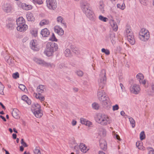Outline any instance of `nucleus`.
I'll return each mask as SVG.
<instances>
[{
	"mask_svg": "<svg viewBox=\"0 0 154 154\" xmlns=\"http://www.w3.org/2000/svg\"><path fill=\"white\" fill-rule=\"evenodd\" d=\"M7 62L9 64H12L14 62V59H12V57H11Z\"/></svg>",
	"mask_w": 154,
	"mask_h": 154,
	"instance_id": "51",
	"label": "nucleus"
},
{
	"mask_svg": "<svg viewBox=\"0 0 154 154\" xmlns=\"http://www.w3.org/2000/svg\"><path fill=\"white\" fill-rule=\"evenodd\" d=\"M125 34L127 36L130 43L132 45H134L135 43L134 36L130 26H128L126 27Z\"/></svg>",
	"mask_w": 154,
	"mask_h": 154,
	"instance_id": "5",
	"label": "nucleus"
},
{
	"mask_svg": "<svg viewBox=\"0 0 154 154\" xmlns=\"http://www.w3.org/2000/svg\"><path fill=\"white\" fill-rule=\"evenodd\" d=\"M33 106L35 107V111L34 112L35 116L37 118H40L43 115V114L41 112V110L40 109V106L38 103H34Z\"/></svg>",
	"mask_w": 154,
	"mask_h": 154,
	"instance_id": "8",
	"label": "nucleus"
},
{
	"mask_svg": "<svg viewBox=\"0 0 154 154\" xmlns=\"http://www.w3.org/2000/svg\"><path fill=\"white\" fill-rule=\"evenodd\" d=\"M104 107L106 109H109L110 107L111 102L109 97L107 96L100 100Z\"/></svg>",
	"mask_w": 154,
	"mask_h": 154,
	"instance_id": "7",
	"label": "nucleus"
},
{
	"mask_svg": "<svg viewBox=\"0 0 154 154\" xmlns=\"http://www.w3.org/2000/svg\"><path fill=\"white\" fill-rule=\"evenodd\" d=\"M49 23V22L48 20H43L40 22L39 25L41 26H43L44 25L48 24Z\"/></svg>",
	"mask_w": 154,
	"mask_h": 154,
	"instance_id": "29",
	"label": "nucleus"
},
{
	"mask_svg": "<svg viewBox=\"0 0 154 154\" xmlns=\"http://www.w3.org/2000/svg\"><path fill=\"white\" fill-rule=\"evenodd\" d=\"M59 67L60 69H62L63 68H65L66 66H65V65L64 63H61L60 64L59 66Z\"/></svg>",
	"mask_w": 154,
	"mask_h": 154,
	"instance_id": "54",
	"label": "nucleus"
},
{
	"mask_svg": "<svg viewBox=\"0 0 154 154\" xmlns=\"http://www.w3.org/2000/svg\"><path fill=\"white\" fill-rule=\"evenodd\" d=\"M17 25H20L25 23V21L24 19L22 17H20L16 20Z\"/></svg>",
	"mask_w": 154,
	"mask_h": 154,
	"instance_id": "21",
	"label": "nucleus"
},
{
	"mask_svg": "<svg viewBox=\"0 0 154 154\" xmlns=\"http://www.w3.org/2000/svg\"><path fill=\"white\" fill-rule=\"evenodd\" d=\"M80 6L83 12L90 20L94 21L95 16L90 4L86 1H82L80 3Z\"/></svg>",
	"mask_w": 154,
	"mask_h": 154,
	"instance_id": "2",
	"label": "nucleus"
},
{
	"mask_svg": "<svg viewBox=\"0 0 154 154\" xmlns=\"http://www.w3.org/2000/svg\"><path fill=\"white\" fill-rule=\"evenodd\" d=\"M38 148H39L38 146H36L34 151L35 154H41L40 151Z\"/></svg>",
	"mask_w": 154,
	"mask_h": 154,
	"instance_id": "37",
	"label": "nucleus"
},
{
	"mask_svg": "<svg viewBox=\"0 0 154 154\" xmlns=\"http://www.w3.org/2000/svg\"><path fill=\"white\" fill-rule=\"evenodd\" d=\"M83 75V72L81 70L78 71V76L79 77H82Z\"/></svg>",
	"mask_w": 154,
	"mask_h": 154,
	"instance_id": "52",
	"label": "nucleus"
},
{
	"mask_svg": "<svg viewBox=\"0 0 154 154\" xmlns=\"http://www.w3.org/2000/svg\"><path fill=\"white\" fill-rule=\"evenodd\" d=\"M33 2L35 4H37L38 5H41L43 3L42 0H33Z\"/></svg>",
	"mask_w": 154,
	"mask_h": 154,
	"instance_id": "38",
	"label": "nucleus"
},
{
	"mask_svg": "<svg viewBox=\"0 0 154 154\" xmlns=\"http://www.w3.org/2000/svg\"><path fill=\"white\" fill-rule=\"evenodd\" d=\"M129 121L131 124V125L132 127V128H134L135 126V122L134 120L133 119V118L131 117H129L128 118Z\"/></svg>",
	"mask_w": 154,
	"mask_h": 154,
	"instance_id": "26",
	"label": "nucleus"
},
{
	"mask_svg": "<svg viewBox=\"0 0 154 154\" xmlns=\"http://www.w3.org/2000/svg\"><path fill=\"white\" fill-rule=\"evenodd\" d=\"M19 88L23 91L25 90V89L26 88V87L23 84H20L19 85Z\"/></svg>",
	"mask_w": 154,
	"mask_h": 154,
	"instance_id": "45",
	"label": "nucleus"
},
{
	"mask_svg": "<svg viewBox=\"0 0 154 154\" xmlns=\"http://www.w3.org/2000/svg\"><path fill=\"white\" fill-rule=\"evenodd\" d=\"M13 24L11 23H9L7 25V27L10 30L13 28Z\"/></svg>",
	"mask_w": 154,
	"mask_h": 154,
	"instance_id": "44",
	"label": "nucleus"
},
{
	"mask_svg": "<svg viewBox=\"0 0 154 154\" xmlns=\"http://www.w3.org/2000/svg\"><path fill=\"white\" fill-rule=\"evenodd\" d=\"M99 142L100 148L103 150H105L107 148V144L105 140L103 139H100Z\"/></svg>",
	"mask_w": 154,
	"mask_h": 154,
	"instance_id": "14",
	"label": "nucleus"
},
{
	"mask_svg": "<svg viewBox=\"0 0 154 154\" xmlns=\"http://www.w3.org/2000/svg\"><path fill=\"white\" fill-rule=\"evenodd\" d=\"M44 65L46 66L50 67H52L53 66H54V65L53 63H47L45 62Z\"/></svg>",
	"mask_w": 154,
	"mask_h": 154,
	"instance_id": "41",
	"label": "nucleus"
},
{
	"mask_svg": "<svg viewBox=\"0 0 154 154\" xmlns=\"http://www.w3.org/2000/svg\"><path fill=\"white\" fill-rule=\"evenodd\" d=\"M71 49L72 51L75 54H76L77 51V48L75 46L72 45L71 46Z\"/></svg>",
	"mask_w": 154,
	"mask_h": 154,
	"instance_id": "33",
	"label": "nucleus"
},
{
	"mask_svg": "<svg viewBox=\"0 0 154 154\" xmlns=\"http://www.w3.org/2000/svg\"><path fill=\"white\" fill-rule=\"evenodd\" d=\"M22 7L23 9L26 10H29L31 9L32 8L31 5H27L25 3L22 4Z\"/></svg>",
	"mask_w": 154,
	"mask_h": 154,
	"instance_id": "22",
	"label": "nucleus"
},
{
	"mask_svg": "<svg viewBox=\"0 0 154 154\" xmlns=\"http://www.w3.org/2000/svg\"><path fill=\"white\" fill-rule=\"evenodd\" d=\"M54 31L59 35H62L64 33L63 30L59 26H55L54 28Z\"/></svg>",
	"mask_w": 154,
	"mask_h": 154,
	"instance_id": "17",
	"label": "nucleus"
},
{
	"mask_svg": "<svg viewBox=\"0 0 154 154\" xmlns=\"http://www.w3.org/2000/svg\"><path fill=\"white\" fill-rule=\"evenodd\" d=\"M79 147L81 151L83 152H86L88 150V149H87V147L85 144L83 143L80 144Z\"/></svg>",
	"mask_w": 154,
	"mask_h": 154,
	"instance_id": "16",
	"label": "nucleus"
},
{
	"mask_svg": "<svg viewBox=\"0 0 154 154\" xmlns=\"http://www.w3.org/2000/svg\"><path fill=\"white\" fill-rule=\"evenodd\" d=\"M34 60L36 63H37L40 65H44L45 61L39 59L38 58H34L33 59Z\"/></svg>",
	"mask_w": 154,
	"mask_h": 154,
	"instance_id": "23",
	"label": "nucleus"
},
{
	"mask_svg": "<svg viewBox=\"0 0 154 154\" xmlns=\"http://www.w3.org/2000/svg\"><path fill=\"white\" fill-rule=\"evenodd\" d=\"M10 57H11L9 55H7L6 56L5 58V61L7 62L8 59L10 58Z\"/></svg>",
	"mask_w": 154,
	"mask_h": 154,
	"instance_id": "59",
	"label": "nucleus"
},
{
	"mask_svg": "<svg viewBox=\"0 0 154 154\" xmlns=\"http://www.w3.org/2000/svg\"><path fill=\"white\" fill-rule=\"evenodd\" d=\"M101 51L102 52L104 53L106 55H109L110 54V51L107 49L103 48L101 49Z\"/></svg>",
	"mask_w": 154,
	"mask_h": 154,
	"instance_id": "36",
	"label": "nucleus"
},
{
	"mask_svg": "<svg viewBox=\"0 0 154 154\" xmlns=\"http://www.w3.org/2000/svg\"><path fill=\"white\" fill-rule=\"evenodd\" d=\"M65 56L66 57H69L71 56L70 50L69 49H66L64 51Z\"/></svg>",
	"mask_w": 154,
	"mask_h": 154,
	"instance_id": "30",
	"label": "nucleus"
},
{
	"mask_svg": "<svg viewBox=\"0 0 154 154\" xmlns=\"http://www.w3.org/2000/svg\"><path fill=\"white\" fill-rule=\"evenodd\" d=\"M117 6L118 8H119L122 10H124L125 7V5L124 3L122 4V5L120 4H117Z\"/></svg>",
	"mask_w": 154,
	"mask_h": 154,
	"instance_id": "34",
	"label": "nucleus"
},
{
	"mask_svg": "<svg viewBox=\"0 0 154 154\" xmlns=\"http://www.w3.org/2000/svg\"><path fill=\"white\" fill-rule=\"evenodd\" d=\"M41 101H44L45 100V97L43 96H42L41 94L39 96V98H38Z\"/></svg>",
	"mask_w": 154,
	"mask_h": 154,
	"instance_id": "58",
	"label": "nucleus"
},
{
	"mask_svg": "<svg viewBox=\"0 0 154 154\" xmlns=\"http://www.w3.org/2000/svg\"><path fill=\"white\" fill-rule=\"evenodd\" d=\"M104 4L103 3V2H100L99 3V8L102 13L104 12Z\"/></svg>",
	"mask_w": 154,
	"mask_h": 154,
	"instance_id": "28",
	"label": "nucleus"
},
{
	"mask_svg": "<svg viewBox=\"0 0 154 154\" xmlns=\"http://www.w3.org/2000/svg\"><path fill=\"white\" fill-rule=\"evenodd\" d=\"M37 88L41 90L42 92L45 91V87L42 85H40L38 86L37 87Z\"/></svg>",
	"mask_w": 154,
	"mask_h": 154,
	"instance_id": "46",
	"label": "nucleus"
},
{
	"mask_svg": "<svg viewBox=\"0 0 154 154\" xmlns=\"http://www.w3.org/2000/svg\"><path fill=\"white\" fill-rule=\"evenodd\" d=\"M92 107L94 109L97 110L99 109V106L98 103H94L92 104Z\"/></svg>",
	"mask_w": 154,
	"mask_h": 154,
	"instance_id": "32",
	"label": "nucleus"
},
{
	"mask_svg": "<svg viewBox=\"0 0 154 154\" xmlns=\"http://www.w3.org/2000/svg\"><path fill=\"white\" fill-rule=\"evenodd\" d=\"M100 79L98 80L99 88L97 91V97L99 100L106 96L107 95L102 88L105 85L106 82V71L104 69L101 70L100 75Z\"/></svg>",
	"mask_w": 154,
	"mask_h": 154,
	"instance_id": "1",
	"label": "nucleus"
},
{
	"mask_svg": "<svg viewBox=\"0 0 154 154\" xmlns=\"http://www.w3.org/2000/svg\"><path fill=\"white\" fill-rule=\"evenodd\" d=\"M147 149L149 151V154H154V150L152 147H148Z\"/></svg>",
	"mask_w": 154,
	"mask_h": 154,
	"instance_id": "40",
	"label": "nucleus"
},
{
	"mask_svg": "<svg viewBox=\"0 0 154 154\" xmlns=\"http://www.w3.org/2000/svg\"><path fill=\"white\" fill-rule=\"evenodd\" d=\"M149 32L145 28L141 29L139 32V38L142 41L146 42L149 38Z\"/></svg>",
	"mask_w": 154,
	"mask_h": 154,
	"instance_id": "6",
	"label": "nucleus"
},
{
	"mask_svg": "<svg viewBox=\"0 0 154 154\" xmlns=\"http://www.w3.org/2000/svg\"><path fill=\"white\" fill-rule=\"evenodd\" d=\"M2 8L5 12L8 13L11 12L12 7L11 5L8 3H5L2 6Z\"/></svg>",
	"mask_w": 154,
	"mask_h": 154,
	"instance_id": "11",
	"label": "nucleus"
},
{
	"mask_svg": "<svg viewBox=\"0 0 154 154\" xmlns=\"http://www.w3.org/2000/svg\"><path fill=\"white\" fill-rule=\"evenodd\" d=\"M96 122L103 125H106L111 122V120L108 116L104 114H98L95 117Z\"/></svg>",
	"mask_w": 154,
	"mask_h": 154,
	"instance_id": "3",
	"label": "nucleus"
},
{
	"mask_svg": "<svg viewBox=\"0 0 154 154\" xmlns=\"http://www.w3.org/2000/svg\"><path fill=\"white\" fill-rule=\"evenodd\" d=\"M26 17L28 21H33L35 20V18L33 16V14L31 13H27Z\"/></svg>",
	"mask_w": 154,
	"mask_h": 154,
	"instance_id": "19",
	"label": "nucleus"
},
{
	"mask_svg": "<svg viewBox=\"0 0 154 154\" xmlns=\"http://www.w3.org/2000/svg\"><path fill=\"white\" fill-rule=\"evenodd\" d=\"M31 33L32 35L35 37L37 35L38 31L36 29H32L31 31Z\"/></svg>",
	"mask_w": 154,
	"mask_h": 154,
	"instance_id": "27",
	"label": "nucleus"
},
{
	"mask_svg": "<svg viewBox=\"0 0 154 154\" xmlns=\"http://www.w3.org/2000/svg\"><path fill=\"white\" fill-rule=\"evenodd\" d=\"M50 40H51L53 41H57V39L55 37L54 34L53 33L51 37L49 38Z\"/></svg>",
	"mask_w": 154,
	"mask_h": 154,
	"instance_id": "43",
	"label": "nucleus"
},
{
	"mask_svg": "<svg viewBox=\"0 0 154 154\" xmlns=\"http://www.w3.org/2000/svg\"><path fill=\"white\" fill-rule=\"evenodd\" d=\"M145 135L144 131H142L140 134V139L141 140H143L145 138Z\"/></svg>",
	"mask_w": 154,
	"mask_h": 154,
	"instance_id": "35",
	"label": "nucleus"
},
{
	"mask_svg": "<svg viewBox=\"0 0 154 154\" xmlns=\"http://www.w3.org/2000/svg\"><path fill=\"white\" fill-rule=\"evenodd\" d=\"M139 82L140 84H142L143 85H144L146 83V81L145 80H142L141 81H140V82Z\"/></svg>",
	"mask_w": 154,
	"mask_h": 154,
	"instance_id": "61",
	"label": "nucleus"
},
{
	"mask_svg": "<svg viewBox=\"0 0 154 154\" xmlns=\"http://www.w3.org/2000/svg\"><path fill=\"white\" fill-rule=\"evenodd\" d=\"M92 124V123L90 121H87L86 122L85 125L88 126H90Z\"/></svg>",
	"mask_w": 154,
	"mask_h": 154,
	"instance_id": "57",
	"label": "nucleus"
},
{
	"mask_svg": "<svg viewBox=\"0 0 154 154\" xmlns=\"http://www.w3.org/2000/svg\"><path fill=\"white\" fill-rule=\"evenodd\" d=\"M136 77L139 80V82H140V81L144 79V76L142 73H140L137 75Z\"/></svg>",
	"mask_w": 154,
	"mask_h": 154,
	"instance_id": "24",
	"label": "nucleus"
},
{
	"mask_svg": "<svg viewBox=\"0 0 154 154\" xmlns=\"http://www.w3.org/2000/svg\"><path fill=\"white\" fill-rule=\"evenodd\" d=\"M77 122L76 121L74 120H73L72 122V124L73 126L75 125L76 124Z\"/></svg>",
	"mask_w": 154,
	"mask_h": 154,
	"instance_id": "64",
	"label": "nucleus"
},
{
	"mask_svg": "<svg viewBox=\"0 0 154 154\" xmlns=\"http://www.w3.org/2000/svg\"><path fill=\"white\" fill-rule=\"evenodd\" d=\"M130 90L131 93L135 94H137L139 92L140 88L139 85L134 84L130 87Z\"/></svg>",
	"mask_w": 154,
	"mask_h": 154,
	"instance_id": "10",
	"label": "nucleus"
},
{
	"mask_svg": "<svg viewBox=\"0 0 154 154\" xmlns=\"http://www.w3.org/2000/svg\"><path fill=\"white\" fill-rule=\"evenodd\" d=\"M151 88L152 90L151 92L153 94H154V83H153L152 84Z\"/></svg>",
	"mask_w": 154,
	"mask_h": 154,
	"instance_id": "55",
	"label": "nucleus"
},
{
	"mask_svg": "<svg viewBox=\"0 0 154 154\" xmlns=\"http://www.w3.org/2000/svg\"><path fill=\"white\" fill-rule=\"evenodd\" d=\"M99 19L100 20L103 21L104 22H106L108 20V19L107 18L104 17L101 15H100L99 16Z\"/></svg>",
	"mask_w": 154,
	"mask_h": 154,
	"instance_id": "31",
	"label": "nucleus"
},
{
	"mask_svg": "<svg viewBox=\"0 0 154 154\" xmlns=\"http://www.w3.org/2000/svg\"><path fill=\"white\" fill-rule=\"evenodd\" d=\"M37 91L39 94H41L43 93L44 92H42L41 90L37 88Z\"/></svg>",
	"mask_w": 154,
	"mask_h": 154,
	"instance_id": "60",
	"label": "nucleus"
},
{
	"mask_svg": "<svg viewBox=\"0 0 154 154\" xmlns=\"http://www.w3.org/2000/svg\"><path fill=\"white\" fill-rule=\"evenodd\" d=\"M114 136L116 137L117 139L119 140H121V139L120 138V137L119 135L116 134L114 135Z\"/></svg>",
	"mask_w": 154,
	"mask_h": 154,
	"instance_id": "63",
	"label": "nucleus"
},
{
	"mask_svg": "<svg viewBox=\"0 0 154 154\" xmlns=\"http://www.w3.org/2000/svg\"><path fill=\"white\" fill-rule=\"evenodd\" d=\"M19 111L18 109H14L12 112V115L14 118L18 119L19 118Z\"/></svg>",
	"mask_w": 154,
	"mask_h": 154,
	"instance_id": "18",
	"label": "nucleus"
},
{
	"mask_svg": "<svg viewBox=\"0 0 154 154\" xmlns=\"http://www.w3.org/2000/svg\"><path fill=\"white\" fill-rule=\"evenodd\" d=\"M21 143L25 147L28 146L27 144L24 141L23 139H22L21 140Z\"/></svg>",
	"mask_w": 154,
	"mask_h": 154,
	"instance_id": "48",
	"label": "nucleus"
},
{
	"mask_svg": "<svg viewBox=\"0 0 154 154\" xmlns=\"http://www.w3.org/2000/svg\"><path fill=\"white\" fill-rule=\"evenodd\" d=\"M58 48L57 44L52 42L48 43L46 45V48L45 53L48 56H51L54 51L57 50Z\"/></svg>",
	"mask_w": 154,
	"mask_h": 154,
	"instance_id": "4",
	"label": "nucleus"
},
{
	"mask_svg": "<svg viewBox=\"0 0 154 154\" xmlns=\"http://www.w3.org/2000/svg\"><path fill=\"white\" fill-rule=\"evenodd\" d=\"M87 120L83 118H81L80 119V122L82 124L85 125L86 122Z\"/></svg>",
	"mask_w": 154,
	"mask_h": 154,
	"instance_id": "50",
	"label": "nucleus"
},
{
	"mask_svg": "<svg viewBox=\"0 0 154 154\" xmlns=\"http://www.w3.org/2000/svg\"><path fill=\"white\" fill-rule=\"evenodd\" d=\"M115 37V34L114 32H111L110 34V39L113 40Z\"/></svg>",
	"mask_w": 154,
	"mask_h": 154,
	"instance_id": "47",
	"label": "nucleus"
},
{
	"mask_svg": "<svg viewBox=\"0 0 154 154\" xmlns=\"http://www.w3.org/2000/svg\"><path fill=\"white\" fill-rule=\"evenodd\" d=\"M119 109V107L117 104L113 106L112 107V110L113 111H115L118 110Z\"/></svg>",
	"mask_w": 154,
	"mask_h": 154,
	"instance_id": "49",
	"label": "nucleus"
},
{
	"mask_svg": "<svg viewBox=\"0 0 154 154\" xmlns=\"http://www.w3.org/2000/svg\"><path fill=\"white\" fill-rule=\"evenodd\" d=\"M17 26V29L20 32L25 31L28 28L27 26L25 24V23L20 25H18Z\"/></svg>",
	"mask_w": 154,
	"mask_h": 154,
	"instance_id": "13",
	"label": "nucleus"
},
{
	"mask_svg": "<svg viewBox=\"0 0 154 154\" xmlns=\"http://www.w3.org/2000/svg\"><path fill=\"white\" fill-rule=\"evenodd\" d=\"M13 77L14 79H17L19 78V74L18 72H16L13 74Z\"/></svg>",
	"mask_w": 154,
	"mask_h": 154,
	"instance_id": "42",
	"label": "nucleus"
},
{
	"mask_svg": "<svg viewBox=\"0 0 154 154\" xmlns=\"http://www.w3.org/2000/svg\"><path fill=\"white\" fill-rule=\"evenodd\" d=\"M30 47L33 50L35 51L39 50V48L37 45V41L36 40H33L30 42Z\"/></svg>",
	"mask_w": 154,
	"mask_h": 154,
	"instance_id": "12",
	"label": "nucleus"
},
{
	"mask_svg": "<svg viewBox=\"0 0 154 154\" xmlns=\"http://www.w3.org/2000/svg\"><path fill=\"white\" fill-rule=\"evenodd\" d=\"M4 88V86L2 84L1 82H0V90L1 91V92H0V94L2 95L4 94L3 89Z\"/></svg>",
	"mask_w": 154,
	"mask_h": 154,
	"instance_id": "39",
	"label": "nucleus"
},
{
	"mask_svg": "<svg viewBox=\"0 0 154 154\" xmlns=\"http://www.w3.org/2000/svg\"><path fill=\"white\" fill-rule=\"evenodd\" d=\"M47 7L50 9L54 10L57 7L56 0H46Z\"/></svg>",
	"mask_w": 154,
	"mask_h": 154,
	"instance_id": "9",
	"label": "nucleus"
},
{
	"mask_svg": "<svg viewBox=\"0 0 154 154\" xmlns=\"http://www.w3.org/2000/svg\"><path fill=\"white\" fill-rule=\"evenodd\" d=\"M140 3L142 5H146V2L145 0H140Z\"/></svg>",
	"mask_w": 154,
	"mask_h": 154,
	"instance_id": "56",
	"label": "nucleus"
},
{
	"mask_svg": "<svg viewBox=\"0 0 154 154\" xmlns=\"http://www.w3.org/2000/svg\"><path fill=\"white\" fill-rule=\"evenodd\" d=\"M63 18L61 16H59L57 18V20L58 22H60L63 24L65 28L66 27V26L65 23L63 22Z\"/></svg>",
	"mask_w": 154,
	"mask_h": 154,
	"instance_id": "25",
	"label": "nucleus"
},
{
	"mask_svg": "<svg viewBox=\"0 0 154 154\" xmlns=\"http://www.w3.org/2000/svg\"><path fill=\"white\" fill-rule=\"evenodd\" d=\"M21 99L23 100L26 101L28 100V97L26 95H24L22 97Z\"/></svg>",
	"mask_w": 154,
	"mask_h": 154,
	"instance_id": "53",
	"label": "nucleus"
},
{
	"mask_svg": "<svg viewBox=\"0 0 154 154\" xmlns=\"http://www.w3.org/2000/svg\"><path fill=\"white\" fill-rule=\"evenodd\" d=\"M110 24L113 30L116 31L118 29V26L116 22L114 20H112L110 21Z\"/></svg>",
	"mask_w": 154,
	"mask_h": 154,
	"instance_id": "20",
	"label": "nucleus"
},
{
	"mask_svg": "<svg viewBox=\"0 0 154 154\" xmlns=\"http://www.w3.org/2000/svg\"><path fill=\"white\" fill-rule=\"evenodd\" d=\"M41 34L43 37H46L50 35V32L47 28H45L42 30Z\"/></svg>",
	"mask_w": 154,
	"mask_h": 154,
	"instance_id": "15",
	"label": "nucleus"
},
{
	"mask_svg": "<svg viewBox=\"0 0 154 154\" xmlns=\"http://www.w3.org/2000/svg\"><path fill=\"white\" fill-rule=\"evenodd\" d=\"M34 94L35 95V97L37 98L38 99V98H39V96H40V95L41 94H38L37 93H34Z\"/></svg>",
	"mask_w": 154,
	"mask_h": 154,
	"instance_id": "62",
	"label": "nucleus"
}]
</instances>
